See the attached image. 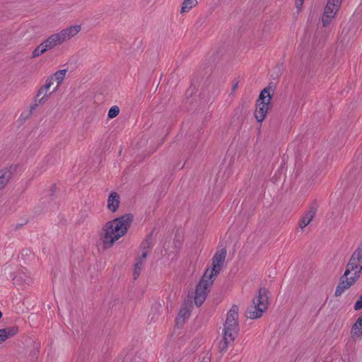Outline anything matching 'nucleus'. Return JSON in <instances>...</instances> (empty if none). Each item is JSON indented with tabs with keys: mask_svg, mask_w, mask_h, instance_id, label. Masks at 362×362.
Instances as JSON below:
<instances>
[{
	"mask_svg": "<svg viewBox=\"0 0 362 362\" xmlns=\"http://www.w3.org/2000/svg\"><path fill=\"white\" fill-rule=\"evenodd\" d=\"M362 272V245L352 254L344 274L340 277L334 296L339 297L358 279Z\"/></svg>",
	"mask_w": 362,
	"mask_h": 362,
	"instance_id": "nucleus-1",
	"label": "nucleus"
},
{
	"mask_svg": "<svg viewBox=\"0 0 362 362\" xmlns=\"http://www.w3.org/2000/svg\"><path fill=\"white\" fill-rule=\"evenodd\" d=\"M81 30V25L66 27L59 32L49 35L40 42L32 52V58L38 57L49 50L61 46L65 42L75 37Z\"/></svg>",
	"mask_w": 362,
	"mask_h": 362,
	"instance_id": "nucleus-2",
	"label": "nucleus"
},
{
	"mask_svg": "<svg viewBox=\"0 0 362 362\" xmlns=\"http://www.w3.org/2000/svg\"><path fill=\"white\" fill-rule=\"evenodd\" d=\"M132 221V216L130 214H125L107 223L101 237L103 248L112 247L117 240L124 236L130 227Z\"/></svg>",
	"mask_w": 362,
	"mask_h": 362,
	"instance_id": "nucleus-3",
	"label": "nucleus"
},
{
	"mask_svg": "<svg viewBox=\"0 0 362 362\" xmlns=\"http://www.w3.org/2000/svg\"><path fill=\"white\" fill-rule=\"evenodd\" d=\"M268 291L265 288H261L252 299V305L247 308L245 311L246 317L252 320L261 317L268 309Z\"/></svg>",
	"mask_w": 362,
	"mask_h": 362,
	"instance_id": "nucleus-4",
	"label": "nucleus"
},
{
	"mask_svg": "<svg viewBox=\"0 0 362 362\" xmlns=\"http://www.w3.org/2000/svg\"><path fill=\"white\" fill-rule=\"evenodd\" d=\"M239 308L238 305H232L230 310L228 311L226 317V320L224 325L223 336L230 341V339H235L239 331L238 317Z\"/></svg>",
	"mask_w": 362,
	"mask_h": 362,
	"instance_id": "nucleus-5",
	"label": "nucleus"
},
{
	"mask_svg": "<svg viewBox=\"0 0 362 362\" xmlns=\"http://www.w3.org/2000/svg\"><path fill=\"white\" fill-rule=\"evenodd\" d=\"M272 96L267 88H264L257 100L255 117L258 122H262L266 117L271 103Z\"/></svg>",
	"mask_w": 362,
	"mask_h": 362,
	"instance_id": "nucleus-6",
	"label": "nucleus"
},
{
	"mask_svg": "<svg viewBox=\"0 0 362 362\" xmlns=\"http://www.w3.org/2000/svg\"><path fill=\"white\" fill-rule=\"evenodd\" d=\"M215 279H209V276L204 274L195 291L194 303L197 306H201L204 302L209 289L211 287Z\"/></svg>",
	"mask_w": 362,
	"mask_h": 362,
	"instance_id": "nucleus-7",
	"label": "nucleus"
},
{
	"mask_svg": "<svg viewBox=\"0 0 362 362\" xmlns=\"http://www.w3.org/2000/svg\"><path fill=\"white\" fill-rule=\"evenodd\" d=\"M226 249H221L215 254L212 259V267L207 269L204 273V274L209 276V279H216V276L221 271L226 260Z\"/></svg>",
	"mask_w": 362,
	"mask_h": 362,
	"instance_id": "nucleus-8",
	"label": "nucleus"
},
{
	"mask_svg": "<svg viewBox=\"0 0 362 362\" xmlns=\"http://www.w3.org/2000/svg\"><path fill=\"white\" fill-rule=\"evenodd\" d=\"M341 2L342 0H328L322 17V23L324 27L328 26L334 18Z\"/></svg>",
	"mask_w": 362,
	"mask_h": 362,
	"instance_id": "nucleus-9",
	"label": "nucleus"
},
{
	"mask_svg": "<svg viewBox=\"0 0 362 362\" xmlns=\"http://www.w3.org/2000/svg\"><path fill=\"white\" fill-rule=\"evenodd\" d=\"M16 169V167L12 165L0 169V191L10 182Z\"/></svg>",
	"mask_w": 362,
	"mask_h": 362,
	"instance_id": "nucleus-10",
	"label": "nucleus"
},
{
	"mask_svg": "<svg viewBox=\"0 0 362 362\" xmlns=\"http://www.w3.org/2000/svg\"><path fill=\"white\" fill-rule=\"evenodd\" d=\"M316 211L317 209L313 206L303 214L298 222V226L301 232H303L305 228L313 221L315 216Z\"/></svg>",
	"mask_w": 362,
	"mask_h": 362,
	"instance_id": "nucleus-11",
	"label": "nucleus"
},
{
	"mask_svg": "<svg viewBox=\"0 0 362 362\" xmlns=\"http://www.w3.org/2000/svg\"><path fill=\"white\" fill-rule=\"evenodd\" d=\"M18 332V328L16 326L0 329V344L15 336Z\"/></svg>",
	"mask_w": 362,
	"mask_h": 362,
	"instance_id": "nucleus-12",
	"label": "nucleus"
},
{
	"mask_svg": "<svg viewBox=\"0 0 362 362\" xmlns=\"http://www.w3.org/2000/svg\"><path fill=\"white\" fill-rule=\"evenodd\" d=\"M53 93L41 86L37 91L35 100L37 103L35 105L37 106L38 105L44 104Z\"/></svg>",
	"mask_w": 362,
	"mask_h": 362,
	"instance_id": "nucleus-13",
	"label": "nucleus"
},
{
	"mask_svg": "<svg viewBox=\"0 0 362 362\" xmlns=\"http://www.w3.org/2000/svg\"><path fill=\"white\" fill-rule=\"evenodd\" d=\"M67 73V69H61L56 71L54 74L49 77L52 78L53 81L57 83L56 87L53 89L52 92H57L64 80Z\"/></svg>",
	"mask_w": 362,
	"mask_h": 362,
	"instance_id": "nucleus-14",
	"label": "nucleus"
},
{
	"mask_svg": "<svg viewBox=\"0 0 362 362\" xmlns=\"http://www.w3.org/2000/svg\"><path fill=\"white\" fill-rule=\"evenodd\" d=\"M362 337V327L354 323L350 331V341L354 342L359 340Z\"/></svg>",
	"mask_w": 362,
	"mask_h": 362,
	"instance_id": "nucleus-15",
	"label": "nucleus"
},
{
	"mask_svg": "<svg viewBox=\"0 0 362 362\" xmlns=\"http://www.w3.org/2000/svg\"><path fill=\"white\" fill-rule=\"evenodd\" d=\"M197 4L198 1L197 0H184L180 9V13H187Z\"/></svg>",
	"mask_w": 362,
	"mask_h": 362,
	"instance_id": "nucleus-16",
	"label": "nucleus"
},
{
	"mask_svg": "<svg viewBox=\"0 0 362 362\" xmlns=\"http://www.w3.org/2000/svg\"><path fill=\"white\" fill-rule=\"evenodd\" d=\"M189 315H190L189 310L186 307L182 308L179 312L177 322L179 323L184 322L185 319L188 318L189 317Z\"/></svg>",
	"mask_w": 362,
	"mask_h": 362,
	"instance_id": "nucleus-17",
	"label": "nucleus"
},
{
	"mask_svg": "<svg viewBox=\"0 0 362 362\" xmlns=\"http://www.w3.org/2000/svg\"><path fill=\"white\" fill-rule=\"evenodd\" d=\"M235 339H230V341L226 336H223V341L219 344V351L224 353L227 351L229 344H232Z\"/></svg>",
	"mask_w": 362,
	"mask_h": 362,
	"instance_id": "nucleus-18",
	"label": "nucleus"
},
{
	"mask_svg": "<svg viewBox=\"0 0 362 362\" xmlns=\"http://www.w3.org/2000/svg\"><path fill=\"white\" fill-rule=\"evenodd\" d=\"M120 197L117 192H112L108 197L107 204H119Z\"/></svg>",
	"mask_w": 362,
	"mask_h": 362,
	"instance_id": "nucleus-19",
	"label": "nucleus"
},
{
	"mask_svg": "<svg viewBox=\"0 0 362 362\" xmlns=\"http://www.w3.org/2000/svg\"><path fill=\"white\" fill-rule=\"evenodd\" d=\"M142 269L143 265L141 264V262H136L133 272V277L134 279H136L140 276Z\"/></svg>",
	"mask_w": 362,
	"mask_h": 362,
	"instance_id": "nucleus-20",
	"label": "nucleus"
},
{
	"mask_svg": "<svg viewBox=\"0 0 362 362\" xmlns=\"http://www.w3.org/2000/svg\"><path fill=\"white\" fill-rule=\"evenodd\" d=\"M119 113V108L118 106L115 105L110 107L108 111L107 116L109 118L112 119L116 117Z\"/></svg>",
	"mask_w": 362,
	"mask_h": 362,
	"instance_id": "nucleus-21",
	"label": "nucleus"
},
{
	"mask_svg": "<svg viewBox=\"0 0 362 362\" xmlns=\"http://www.w3.org/2000/svg\"><path fill=\"white\" fill-rule=\"evenodd\" d=\"M149 243L148 241H146L142 243L141 244V248H142V253L140 255L141 258L146 259L148 255V248H149Z\"/></svg>",
	"mask_w": 362,
	"mask_h": 362,
	"instance_id": "nucleus-22",
	"label": "nucleus"
},
{
	"mask_svg": "<svg viewBox=\"0 0 362 362\" xmlns=\"http://www.w3.org/2000/svg\"><path fill=\"white\" fill-rule=\"evenodd\" d=\"M58 189V186L56 184H54L52 185L51 187H50V189L47 192V194L46 196H49V197H52L54 195V194L57 192Z\"/></svg>",
	"mask_w": 362,
	"mask_h": 362,
	"instance_id": "nucleus-23",
	"label": "nucleus"
},
{
	"mask_svg": "<svg viewBox=\"0 0 362 362\" xmlns=\"http://www.w3.org/2000/svg\"><path fill=\"white\" fill-rule=\"evenodd\" d=\"M54 81H52V78L50 77H48L47 80L45 81V83L42 87L47 88L48 90H49L51 86L53 85Z\"/></svg>",
	"mask_w": 362,
	"mask_h": 362,
	"instance_id": "nucleus-24",
	"label": "nucleus"
},
{
	"mask_svg": "<svg viewBox=\"0 0 362 362\" xmlns=\"http://www.w3.org/2000/svg\"><path fill=\"white\" fill-rule=\"evenodd\" d=\"M362 308V296L359 297L358 300L356 302L354 305V310H359Z\"/></svg>",
	"mask_w": 362,
	"mask_h": 362,
	"instance_id": "nucleus-25",
	"label": "nucleus"
},
{
	"mask_svg": "<svg viewBox=\"0 0 362 362\" xmlns=\"http://www.w3.org/2000/svg\"><path fill=\"white\" fill-rule=\"evenodd\" d=\"M304 0H296V6L300 10L303 4Z\"/></svg>",
	"mask_w": 362,
	"mask_h": 362,
	"instance_id": "nucleus-26",
	"label": "nucleus"
},
{
	"mask_svg": "<svg viewBox=\"0 0 362 362\" xmlns=\"http://www.w3.org/2000/svg\"><path fill=\"white\" fill-rule=\"evenodd\" d=\"M107 207L112 212H115L117 210L119 205H107Z\"/></svg>",
	"mask_w": 362,
	"mask_h": 362,
	"instance_id": "nucleus-27",
	"label": "nucleus"
},
{
	"mask_svg": "<svg viewBox=\"0 0 362 362\" xmlns=\"http://www.w3.org/2000/svg\"><path fill=\"white\" fill-rule=\"evenodd\" d=\"M356 324H357L358 326L360 327H362V315L360 316L356 321L355 322Z\"/></svg>",
	"mask_w": 362,
	"mask_h": 362,
	"instance_id": "nucleus-28",
	"label": "nucleus"
},
{
	"mask_svg": "<svg viewBox=\"0 0 362 362\" xmlns=\"http://www.w3.org/2000/svg\"><path fill=\"white\" fill-rule=\"evenodd\" d=\"M144 261L145 259L141 258V256H139L137 259H136V262H141V264L144 266Z\"/></svg>",
	"mask_w": 362,
	"mask_h": 362,
	"instance_id": "nucleus-29",
	"label": "nucleus"
},
{
	"mask_svg": "<svg viewBox=\"0 0 362 362\" xmlns=\"http://www.w3.org/2000/svg\"><path fill=\"white\" fill-rule=\"evenodd\" d=\"M238 87V83H235L233 87V91H235Z\"/></svg>",
	"mask_w": 362,
	"mask_h": 362,
	"instance_id": "nucleus-30",
	"label": "nucleus"
},
{
	"mask_svg": "<svg viewBox=\"0 0 362 362\" xmlns=\"http://www.w3.org/2000/svg\"><path fill=\"white\" fill-rule=\"evenodd\" d=\"M350 346V341H348V343L346 344V346Z\"/></svg>",
	"mask_w": 362,
	"mask_h": 362,
	"instance_id": "nucleus-31",
	"label": "nucleus"
},
{
	"mask_svg": "<svg viewBox=\"0 0 362 362\" xmlns=\"http://www.w3.org/2000/svg\"><path fill=\"white\" fill-rule=\"evenodd\" d=\"M2 317V313L1 311L0 310V319Z\"/></svg>",
	"mask_w": 362,
	"mask_h": 362,
	"instance_id": "nucleus-32",
	"label": "nucleus"
}]
</instances>
